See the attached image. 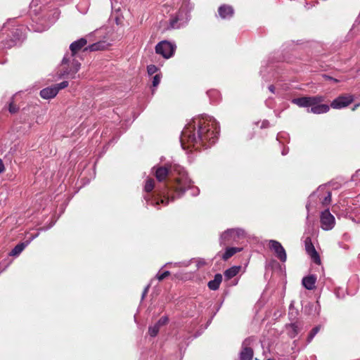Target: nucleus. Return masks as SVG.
Returning a JSON list of instances; mask_svg holds the SVG:
<instances>
[{
    "label": "nucleus",
    "instance_id": "obj_8",
    "mask_svg": "<svg viewBox=\"0 0 360 360\" xmlns=\"http://www.w3.org/2000/svg\"><path fill=\"white\" fill-rule=\"evenodd\" d=\"M321 227L325 231L331 230L335 224V217L327 209L321 212L320 217Z\"/></svg>",
    "mask_w": 360,
    "mask_h": 360
},
{
    "label": "nucleus",
    "instance_id": "obj_13",
    "mask_svg": "<svg viewBox=\"0 0 360 360\" xmlns=\"http://www.w3.org/2000/svg\"><path fill=\"white\" fill-rule=\"evenodd\" d=\"M316 193L323 205L326 206L330 203L331 193L330 191L326 190L325 186H319L317 189Z\"/></svg>",
    "mask_w": 360,
    "mask_h": 360
},
{
    "label": "nucleus",
    "instance_id": "obj_39",
    "mask_svg": "<svg viewBox=\"0 0 360 360\" xmlns=\"http://www.w3.org/2000/svg\"><path fill=\"white\" fill-rule=\"evenodd\" d=\"M268 122L265 121L262 123V127H266L268 125Z\"/></svg>",
    "mask_w": 360,
    "mask_h": 360
},
{
    "label": "nucleus",
    "instance_id": "obj_31",
    "mask_svg": "<svg viewBox=\"0 0 360 360\" xmlns=\"http://www.w3.org/2000/svg\"><path fill=\"white\" fill-rule=\"evenodd\" d=\"M167 322L168 318L167 316H163L159 319L156 324L160 328L161 326L166 325Z\"/></svg>",
    "mask_w": 360,
    "mask_h": 360
},
{
    "label": "nucleus",
    "instance_id": "obj_3",
    "mask_svg": "<svg viewBox=\"0 0 360 360\" xmlns=\"http://www.w3.org/2000/svg\"><path fill=\"white\" fill-rule=\"evenodd\" d=\"M72 57L68 53L65 54L61 63V69L58 73L59 78L65 76H70L75 78L76 73L80 68V63L75 59L71 60Z\"/></svg>",
    "mask_w": 360,
    "mask_h": 360
},
{
    "label": "nucleus",
    "instance_id": "obj_6",
    "mask_svg": "<svg viewBox=\"0 0 360 360\" xmlns=\"http://www.w3.org/2000/svg\"><path fill=\"white\" fill-rule=\"evenodd\" d=\"M324 101L325 97L323 96H303L292 99V103L301 108H308L316 104L319 101Z\"/></svg>",
    "mask_w": 360,
    "mask_h": 360
},
{
    "label": "nucleus",
    "instance_id": "obj_38",
    "mask_svg": "<svg viewBox=\"0 0 360 360\" xmlns=\"http://www.w3.org/2000/svg\"><path fill=\"white\" fill-rule=\"evenodd\" d=\"M269 91H270L271 92L274 93V89H275V88H274V86L273 85H270V86H269Z\"/></svg>",
    "mask_w": 360,
    "mask_h": 360
},
{
    "label": "nucleus",
    "instance_id": "obj_21",
    "mask_svg": "<svg viewBox=\"0 0 360 360\" xmlns=\"http://www.w3.org/2000/svg\"><path fill=\"white\" fill-rule=\"evenodd\" d=\"M109 46L108 44H107L105 41H98L97 43H94L90 46H89L87 48H86V50H89L90 51H96L99 50H104L107 49V47Z\"/></svg>",
    "mask_w": 360,
    "mask_h": 360
},
{
    "label": "nucleus",
    "instance_id": "obj_28",
    "mask_svg": "<svg viewBox=\"0 0 360 360\" xmlns=\"http://www.w3.org/2000/svg\"><path fill=\"white\" fill-rule=\"evenodd\" d=\"M68 82L64 81L60 82V84H55V87L57 89V92L58 93L59 90L66 88L68 86Z\"/></svg>",
    "mask_w": 360,
    "mask_h": 360
},
{
    "label": "nucleus",
    "instance_id": "obj_24",
    "mask_svg": "<svg viewBox=\"0 0 360 360\" xmlns=\"http://www.w3.org/2000/svg\"><path fill=\"white\" fill-rule=\"evenodd\" d=\"M28 245V243H21L18 244L11 252L10 255L11 256H18L19 255L22 251L25 249V248Z\"/></svg>",
    "mask_w": 360,
    "mask_h": 360
},
{
    "label": "nucleus",
    "instance_id": "obj_7",
    "mask_svg": "<svg viewBox=\"0 0 360 360\" xmlns=\"http://www.w3.org/2000/svg\"><path fill=\"white\" fill-rule=\"evenodd\" d=\"M188 20L187 13L180 9L178 13L175 16H172L169 20V27L171 29H179L185 25Z\"/></svg>",
    "mask_w": 360,
    "mask_h": 360
},
{
    "label": "nucleus",
    "instance_id": "obj_16",
    "mask_svg": "<svg viewBox=\"0 0 360 360\" xmlns=\"http://www.w3.org/2000/svg\"><path fill=\"white\" fill-rule=\"evenodd\" d=\"M58 94L57 89L55 86L46 87L41 90L40 96L44 99H51L54 98Z\"/></svg>",
    "mask_w": 360,
    "mask_h": 360
},
{
    "label": "nucleus",
    "instance_id": "obj_42",
    "mask_svg": "<svg viewBox=\"0 0 360 360\" xmlns=\"http://www.w3.org/2000/svg\"><path fill=\"white\" fill-rule=\"evenodd\" d=\"M286 153H287V152H285V150H283V151L282 152V154H283V155H285V154H286Z\"/></svg>",
    "mask_w": 360,
    "mask_h": 360
},
{
    "label": "nucleus",
    "instance_id": "obj_43",
    "mask_svg": "<svg viewBox=\"0 0 360 360\" xmlns=\"http://www.w3.org/2000/svg\"><path fill=\"white\" fill-rule=\"evenodd\" d=\"M360 172V169L357 172V173Z\"/></svg>",
    "mask_w": 360,
    "mask_h": 360
},
{
    "label": "nucleus",
    "instance_id": "obj_27",
    "mask_svg": "<svg viewBox=\"0 0 360 360\" xmlns=\"http://www.w3.org/2000/svg\"><path fill=\"white\" fill-rule=\"evenodd\" d=\"M319 330H320V326H318L314 327L311 330V332L309 333L308 338H307L308 342H310L313 340V338L317 334V333L319 331Z\"/></svg>",
    "mask_w": 360,
    "mask_h": 360
},
{
    "label": "nucleus",
    "instance_id": "obj_5",
    "mask_svg": "<svg viewBox=\"0 0 360 360\" xmlns=\"http://www.w3.org/2000/svg\"><path fill=\"white\" fill-rule=\"evenodd\" d=\"M176 46L167 41H162L155 46L158 54L162 55L165 58H169L174 53Z\"/></svg>",
    "mask_w": 360,
    "mask_h": 360
},
{
    "label": "nucleus",
    "instance_id": "obj_17",
    "mask_svg": "<svg viewBox=\"0 0 360 360\" xmlns=\"http://www.w3.org/2000/svg\"><path fill=\"white\" fill-rule=\"evenodd\" d=\"M316 282V276L314 275H309L302 278V285L307 290H314Z\"/></svg>",
    "mask_w": 360,
    "mask_h": 360
},
{
    "label": "nucleus",
    "instance_id": "obj_29",
    "mask_svg": "<svg viewBox=\"0 0 360 360\" xmlns=\"http://www.w3.org/2000/svg\"><path fill=\"white\" fill-rule=\"evenodd\" d=\"M169 274H170V272L169 271H165V272H163L162 274H160V273L157 274L156 278L159 281H162L166 277H167Z\"/></svg>",
    "mask_w": 360,
    "mask_h": 360
},
{
    "label": "nucleus",
    "instance_id": "obj_11",
    "mask_svg": "<svg viewBox=\"0 0 360 360\" xmlns=\"http://www.w3.org/2000/svg\"><path fill=\"white\" fill-rule=\"evenodd\" d=\"M270 248L274 251L276 257L280 259L282 262H285L287 259V255L285 249L282 245L274 240L269 241Z\"/></svg>",
    "mask_w": 360,
    "mask_h": 360
},
{
    "label": "nucleus",
    "instance_id": "obj_41",
    "mask_svg": "<svg viewBox=\"0 0 360 360\" xmlns=\"http://www.w3.org/2000/svg\"><path fill=\"white\" fill-rule=\"evenodd\" d=\"M328 78H329V79H333V80L334 82H338V79H333V78H331V77H328Z\"/></svg>",
    "mask_w": 360,
    "mask_h": 360
},
{
    "label": "nucleus",
    "instance_id": "obj_36",
    "mask_svg": "<svg viewBox=\"0 0 360 360\" xmlns=\"http://www.w3.org/2000/svg\"><path fill=\"white\" fill-rule=\"evenodd\" d=\"M292 328L295 333H297L298 327L295 323L292 324Z\"/></svg>",
    "mask_w": 360,
    "mask_h": 360
},
{
    "label": "nucleus",
    "instance_id": "obj_20",
    "mask_svg": "<svg viewBox=\"0 0 360 360\" xmlns=\"http://www.w3.org/2000/svg\"><path fill=\"white\" fill-rule=\"evenodd\" d=\"M222 281V276L220 274H217L214 276L213 280L209 281L208 287L210 290H216L219 288L220 283Z\"/></svg>",
    "mask_w": 360,
    "mask_h": 360
},
{
    "label": "nucleus",
    "instance_id": "obj_9",
    "mask_svg": "<svg viewBox=\"0 0 360 360\" xmlns=\"http://www.w3.org/2000/svg\"><path fill=\"white\" fill-rule=\"evenodd\" d=\"M252 342L253 339L252 338H246L243 342L239 360H252L253 357V350L250 346Z\"/></svg>",
    "mask_w": 360,
    "mask_h": 360
},
{
    "label": "nucleus",
    "instance_id": "obj_32",
    "mask_svg": "<svg viewBox=\"0 0 360 360\" xmlns=\"http://www.w3.org/2000/svg\"><path fill=\"white\" fill-rule=\"evenodd\" d=\"M161 77L160 75H156L153 78V86H157L160 82Z\"/></svg>",
    "mask_w": 360,
    "mask_h": 360
},
{
    "label": "nucleus",
    "instance_id": "obj_18",
    "mask_svg": "<svg viewBox=\"0 0 360 360\" xmlns=\"http://www.w3.org/2000/svg\"><path fill=\"white\" fill-rule=\"evenodd\" d=\"M218 12L221 18H229L233 14V9L230 6L223 5L219 8Z\"/></svg>",
    "mask_w": 360,
    "mask_h": 360
},
{
    "label": "nucleus",
    "instance_id": "obj_15",
    "mask_svg": "<svg viewBox=\"0 0 360 360\" xmlns=\"http://www.w3.org/2000/svg\"><path fill=\"white\" fill-rule=\"evenodd\" d=\"M87 43V41L84 38H81L74 42H72L70 46V49L72 52L70 56L73 57L75 54L79 51L82 48H83Z\"/></svg>",
    "mask_w": 360,
    "mask_h": 360
},
{
    "label": "nucleus",
    "instance_id": "obj_19",
    "mask_svg": "<svg viewBox=\"0 0 360 360\" xmlns=\"http://www.w3.org/2000/svg\"><path fill=\"white\" fill-rule=\"evenodd\" d=\"M167 189L168 190L171 189L173 191H174V189L172 188V186L170 188L167 187ZM174 193H175V195H174L173 194L170 195V194L169 193V191L167 192V195L165 193V192L160 193V195L163 194V198H164L163 199L160 200V202L162 204H165L166 205L169 203V200L173 201L175 198H179L177 196L176 193L175 192H174ZM159 203H160L159 200H157L155 202V205H159Z\"/></svg>",
    "mask_w": 360,
    "mask_h": 360
},
{
    "label": "nucleus",
    "instance_id": "obj_2",
    "mask_svg": "<svg viewBox=\"0 0 360 360\" xmlns=\"http://www.w3.org/2000/svg\"><path fill=\"white\" fill-rule=\"evenodd\" d=\"M155 176L159 181H164L167 176H174V182L172 186L178 197H181L185 191L191 187V181L188 177L184 168L179 165L174 164L167 167L155 168Z\"/></svg>",
    "mask_w": 360,
    "mask_h": 360
},
{
    "label": "nucleus",
    "instance_id": "obj_25",
    "mask_svg": "<svg viewBox=\"0 0 360 360\" xmlns=\"http://www.w3.org/2000/svg\"><path fill=\"white\" fill-rule=\"evenodd\" d=\"M154 186H155L154 180L152 179H148L146 181V185H145V187H144L145 191L147 192V193L150 192L153 189Z\"/></svg>",
    "mask_w": 360,
    "mask_h": 360
},
{
    "label": "nucleus",
    "instance_id": "obj_26",
    "mask_svg": "<svg viewBox=\"0 0 360 360\" xmlns=\"http://www.w3.org/2000/svg\"><path fill=\"white\" fill-rule=\"evenodd\" d=\"M160 330V327L155 323L153 326H150L148 328V333L151 337H155L158 335Z\"/></svg>",
    "mask_w": 360,
    "mask_h": 360
},
{
    "label": "nucleus",
    "instance_id": "obj_35",
    "mask_svg": "<svg viewBox=\"0 0 360 360\" xmlns=\"http://www.w3.org/2000/svg\"><path fill=\"white\" fill-rule=\"evenodd\" d=\"M5 170L4 165L3 163V161L0 159V174L4 172Z\"/></svg>",
    "mask_w": 360,
    "mask_h": 360
},
{
    "label": "nucleus",
    "instance_id": "obj_33",
    "mask_svg": "<svg viewBox=\"0 0 360 360\" xmlns=\"http://www.w3.org/2000/svg\"><path fill=\"white\" fill-rule=\"evenodd\" d=\"M18 108L15 105H14L13 102L10 103L8 108V110L10 112L15 113L18 111Z\"/></svg>",
    "mask_w": 360,
    "mask_h": 360
},
{
    "label": "nucleus",
    "instance_id": "obj_40",
    "mask_svg": "<svg viewBox=\"0 0 360 360\" xmlns=\"http://www.w3.org/2000/svg\"><path fill=\"white\" fill-rule=\"evenodd\" d=\"M358 106H359V104L355 105L352 110H355Z\"/></svg>",
    "mask_w": 360,
    "mask_h": 360
},
{
    "label": "nucleus",
    "instance_id": "obj_34",
    "mask_svg": "<svg viewBox=\"0 0 360 360\" xmlns=\"http://www.w3.org/2000/svg\"><path fill=\"white\" fill-rule=\"evenodd\" d=\"M206 264L205 261L204 259H198V266L200 267L201 266H203Z\"/></svg>",
    "mask_w": 360,
    "mask_h": 360
},
{
    "label": "nucleus",
    "instance_id": "obj_1",
    "mask_svg": "<svg viewBox=\"0 0 360 360\" xmlns=\"http://www.w3.org/2000/svg\"><path fill=\"white\" fill-rule=\"evenodd\" d=\"M219 134V124L217 121L208 115H201L193 119L192 122L184 128L181 136V144L186 150L206 141L212 144Z\"/></svg>",
    "mask_w": 360,
    "mask_h": 360
},
{
    "label": "nucleus",
    "instance_id": "obj_37",
    "mask_svg": "<svg viewBox=\"0 0 360 360\" xmlns=\"http://www.w3.org/2000/svg\"><path fill=\"white\" fill-rule=\"evenodd\" d=\"M148 289H149V285L146 287V288L143 292V295H142V298H143L144 296L147 294Z\"/></svg>",
    "mask_w": 360,
    "mask_h": 360
},
{
    "label": "nucleus",
    "instance_id": "obj_12",
    "mask_svg": "<svg viewBox=\"0 0 360 360\" xmlns=\"http://www.w3.org/2000/svg\"><path fill=\"white\" fill-rule=\"evenodd\" d=\"M305 250L307 254L311 257V259L317 264H321L320 257L314 248L310 238H307L304 241Z\"/></svg>",
    "mask_w": 360,
    "mask_h": 360
},
{
    "label": "nucleus",
    "instance_id": "obj_22",
    "mask_svg": "<svg viewBox=\"0 0 360 360\" xmlns=\"http://www.w3.org/2000/svg\"><path fill=\"white\" fill-rule=\"evenodd\" d=\"M240 269V266H232V267L228 269L224 272L225 278L226 279L232 278L233 277H234L235 276H236L238 274Z\"/></svg>",
    "mask_w": 360,
    "mask_h": 360
},
{
    "label": "nucleus",
    "instance_id": "obj_10",
    "mask_svg": "<svg viewBox=\"0 0 360 360\" xmlns=\"http://www.w3.org/2000/svg\"><path fill=\"white\" fill-rule=\"evenodd\" d=\"M354 101V97L350 94H345L338 96L333 101L330 106L334 109H341L348 106Z\"/></svg>",
    "mask_w": 360,
    "mask_h": 360
},
{
    "label": "nucleus",
    "instance_id": "obj_4",
    "mask_svg": "<svg viewBox=\"0 0 360 360\" xmlns=\"http://www.w3.org/2000/svg\"><path fill=\"white\" fill-rule=\"evenodd\" d=\"M245 231L240 229H231L224 231L220 236V243L225 245L231 242L237 241L244 237Z\"/></svg>",
    "mask_w": 360,
    "mask_h": 360
},
{
    "label": "nucleus",
    "instance_id": "obj_23",
    "mask_svg": "<svg viewBox=\"0 0 360 360\" xmlns=\"http://www.w3.org/2000/svg\"><path fill=\"white\" fill-rule=\"evenodd\" d=\"M242 250V248H228L222 255V259L224 260H227L236 253L240 252Z\"/></svg>",
    "mask_w": 360,
    "mask_h": 360
},
{
    "label": "nucleus",
    "instance_id": "obj_14",
    "mask_svg": "<svg viewBox=\"0 0 360 360\" xmlns=\"http://www.w3.org/2000/svg\"><path fill=\"white\" fill-rule=\"evenodd\" d=\"M323 101H319L316 104L311 105V108L307 109V112L314 114H323L329 111L330 107L328 105L322 104Z\"/></svg>",
    "mask_w": 360,
    "mask_h": 360
},
{
    "label": "nucleus",
    "instance_id": "obj_30",
    "mask_svg": "<svg viewBox=\"0 0 360 360\" xmlns=\"http://www.w3.org/2000/svg\"><path fill=\"white\" fill-rule=\"evenodd\" d=\"M148 75H152L158 71V68L154 65H150L147 68Z\"/></svg>",
    "mask_w": 360,
    "mask_h": 360
}]
</instances>
